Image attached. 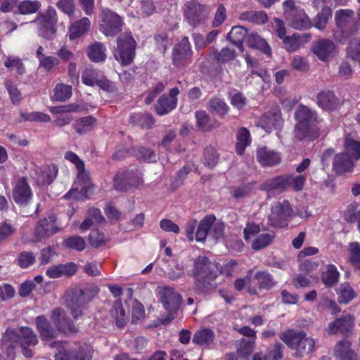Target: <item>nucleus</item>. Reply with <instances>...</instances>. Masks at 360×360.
Wrapping results in <instances>:
<instances>
[{
    "label": "nucleus",
    "mask_w": 360,
    "mask_h": 360,
    "mask_svg": "<svg viewBox=\"0 0 360 360\" xmlns=\"http://www.w3.org/2000/svg\"><path fill=\"white\" fill-rule=\"evenodd\" d=\"M294 137L299 141H314L318 139L323 130V120L316 110L300 104L295 110Z\"/></svg>",
    "instance_id": "f257e3e1"
},
{
    "label": "nucleus",
    "mask_w": 360,
    "mask_h": 360,
    "mask_svg": "<svg viewBox=\"0 0 360 360\" xmlns=\"http://www.w3.org/2000/svg\"><path fill=\"white\" fill-rule=\"evenodd\" d=\"M336 29L334 39L342 44L357 33L360 28V19L356 18L354 11L351 9H340L335 13Z\"/></svg>",
    "instance_id": "f03ea898"
},
{
    "label": "nucleus",
    "mask_w": 360,
    "mask_h": 360,
    "mask_svg": "<svg viewBox=\"0 0 360 360\" xmlns=\"http://www.w3.org/2000/svg\"><path fill=\"white\" fill-rule=\"evenodd\" d=\"M3 341H11L18 343L23 356L26 358L33 356V348L39 342L36 333L28 327H21L18 330L7 329L3 335Z\"/></svg>",
    "instance_id": "7ed1b4c3"
},
{
    "label": "nucleus",
    "mask_w": 360,
    "mask_h": 360,
    "mask_svg": "<svg viewBox=\"0 0 360 360\" xmlns=\"http://www.w3.org/2000/svg\"><path fill=\"white\" fill-rule=\"evenodd\" d=\"M98 291V288L95 287L92 289H74L66 292L64 296L65 303L74 319H77L83 314L86 304L92 300Z\"/></svg>",
    "instance_id": "20e7f679"
},
{
    "label": "nucleus",
    "mask_w": 360,
    "mask_h": 360,
    "mask_svg": "<svg viewBox=\"0 0 360 360\" xmlns=\"http://www.w3.org/2000/svg\"><path fill=\"white\" fill-rule=\"evenodd\" d=\"M280 339L295 351L297 357L311 353L315 347L314 340L307 338L306 333L302 330H288L280 336Z\"/></svg>",
    "instance_id": "39448f33"
},
{
    "label": "nucleus",
    "mask_w": 360,
    "mask_h": 360,
    "mask_svg": "<svg viewBox=\"0 0 360 360\" xmlns=\"http://www.w3.org/2000/svg\"><path fill=\"white\" fill-rule=\"evenodd\" d=\"M117 55L115 59L122 65H131L136 56L137 43L129 30L121 34L116 39Z\"/></svg>",
    "instance_id": "423d86ee"
},
{
    "label": "nucleus",
    "mask_w": 360,
    "mask_h": 360,
    "mask_svg": "<svg viewBox=\"0 0 360 360\" xmlns=\"http://www.w3.org/2000/svg\"><path fill=\"white\" fill-rule=\"evenodd\" d=\"M293 216V209L288 200L275 202L271 207L268 225L277 229L286 228Z\"/></svg>",
    "instance_id": "0eeeda50"
},
{
    "label": "nucleus",
    "mask_w": 360,
    "mask_h": 360,
    "mask_svg": "<svg viewBox=\"0 0 360 360\" xmlns=\"http://www.w3.org/2000/svg\"><path fill=\"white\" fill-rule=\"evenodd\" d=\"M58 17L56 10L49 7L44 12L39 13L32 21L36 25L37 34L39 37L52 40L57 30Z\"/></svg>",
    "instance_id": "6e6552de"
},
{
    "label": "nucleus",
    "mask_w": 360,
    "mask_h": 360,
    "mask_svg": "<svg viewBox=\"0 0 360 360\" xmlns=\"http://www.w3.org/2000/svg\"><path fill=\"white\" fill-rule=\"evenodd\" d=\"M51 347L57 351L56 360H91L94 352L92 347L86 344L81 346L77 352L62 341L53 342Z\"/></svg>",
    "instance_id": "1a4fd4ad"
},
{
    "label": "nucleus",
    "mask_w": 360,
    "mask_h": 360,
    "mask_svg": "<svg viewBox=\"0 0 360 360\" xmlns=\"http://www.w3.org/2000/svg\"><path fill=\"white\" fill-rule=\"evenodd\" d=\"M143 184V174L137 169L118 171L114 176V190L127 192Z\"/></svg>",
    "instance_id": "9d476101"
},
{
    "label": "nucleus",
    "mask_w": 360,
    "mask_h": 360,
    "mask_svg": "<svg viewBox=\"0 0 360 360\" xmlns=\"http://www.w3.org/2000/svg\"><path fill=\"white\" fill-rule=\"evenodd\" d=\"M252 285L248 287L250 295H259L262 290H270L277 285V281L267 270H260L252 274Z\"/></svg>",
    "instance_id": "9b49d317"
},
{
    "label": "nucleus",
    "mask_w": 360,
    "mask_h": 360,
    "mask_svg": "<svg viewBox=\"0 0 360 360\" xmlns=\"http://www.w3.org/2000/svg\"><path fill=\"white\" fill-rule=\"evenodd\" d=\"M192 55L188 38L184 37L172 49V65L178 69L184 68L191 63Z\"/></svg>",
    "instance_id": "f8f14e48"
},
{
    "label": "nucleus",
    "mask_w": 360,
    "mask_h": 360,
    "mask_svg": "<svg viewBox=\"0 0 360 360\" xmlns=\"http://www.w3.org/2000/svg\"><path fill=\"white\" fill-rule=\"evenodd\" d=\"M161 302L169 314L164 320L163 323L170 322L174 319V314H176L182 301L181 295L175 292L172 287L165 286L160 291Z\"/></svg>",
    "instance_id": "ddd939ff"
},
{
    "label": "nucleus",
    "mask_w": 360,
    "mask_h": 360,
    "mask_svg": "<svg viewBox=\"0 0 360 360\" xmlns=\"http://www.w3.org/2000/svg\"><path fill=\"white\" fill-rule=\"evenodd\" d=\"M179 94V88L174 87L169 89L168 95H161L154 106L155 113L159 116H164L174 110L177 106V96Z\"/></svg>",
    "instance_id": "4468645a"
},
{
    "label": "nucleus",
    "mask_w": 360,
    "mask_h": 360,
    "mask_svg": "<svg viewBox=\"0 0 360 360\" xmlns=\"http://www.w3.org/2000/svg\"><path fill=\"white\" fill-rule=\"evenodd\" d=\"M262 127L266 131L281 128L283 124V119L281 109L278 105H274L260 119Z\"/></svg>",
    "instance_id": "2eb2a0df"
},
{
    "label": "nucleus",
    "mask_w": 360,
    "mask_h": 360,
    "mask_svg": "<svg viewBox=\"0 0 360 360\" xmlns=\"http://www.w3.org/2000/svg\"><path fill=\"white\" fill-rule=\"evenodd\" d=\"M205 6L194 1L188 2L184 10V18L190 25H196L204 22Z\"/></svg>",
    "instance_id": "dca6fc26"
},
{
    "label": "nucleus",
    "mask_w": 360,
    "mask_h": 360,
    "mask_svg": "<svg viewBox=\"0 0 360 360\" xmlns=\"http://www.w3.org/2000/svg\"><path fill=\"white\" fill-rule=\"evenodd\" d=\"M354 326V316L346 314L329 323L327 330L329 335H335L338 333H340L344 336H348L352 332Z\"/></svg>",
    "instance_id": "f3484780"
},
{
    "label": "nucleus",
    "mask_w": 360,
    "mask_h": 360,
    "mask_svg": "<svg viewBox=\"0 0 360 360\" xmlns=\"http://www.w3.org/2000/svg\"><path fill=\"white\" fill-rule=\"evenodd\" d=\"M256 158L262 167H271L281 162V155L279 152L271 150L266 146L259 147L256 150Z\"/></svg>",
    "instance_id": "a211bd4d"
},
{
    "label": "nucleus",
    "mask_w": 360,
    "mask_h": 360,
    "mask_svg": "<svg viewBox=\"0 0 360 360\" xmlns=\"http://www.w3.org/2000/svg\"><path fill=\"white\" fill-rule=\"evenodd\" d=\"M52 221L53 219L50 217L49 219H42L37 222L33 235L34 242L42 241L60 231L58 226L51 224Z\"/></svg>",
    "instance_id": "6ab92c4d"
},
{
    "label": "nucleus",
    "mask_w": 360,
    "mask_h": 360,
    "mask_svg": "<svg viewBox=\"0 0 360 360\" xmlns=\"http://www.w3.org/2000/svg\"><path fill=\"white\" fill-rule=\"evenodd\" d=\"M12 196L18 205H27L32 198V192L25 178L18 179L13 187Z\"/></svg>",
    "instance_id": "aec40b11"
},
{
    "label": "nucleus",
    "mask_w": 360,
    "mask_h": 360,
    "mask_svg": "<svg viewBox=\"0 0 360 360\" xmlns=\"http://www.w3.org/2000/svg\"><path fill=\"white\" fill-rule=\"evenodd\" d=\"M51 318L57 327L58 331L65 335L75 333L77 331L75 326L71 322L62 309H55L52 311Z\"/></svg>",
    "instance_id": "412c9836"
},
{
    "label": "nucleus",
    "mask_w": 360,
    "mask_h": 360,
    "mask_svg": "<svg viewBox=\"0 0 360 360\" xmlns=\"http://www.w3.org/2000/svg\"><path fill=\"white\" fill-rule=\"evenodd\" d=\"M288 179L283 174L266 179L262 185L261 190L269 195H278L283 193L288 187Z\"/></svg>",
    "instance_id": "4be33fe9"
},
{
    "label": "nucleus",
    "mask_w": 360,
    "mask_h": 360,
    "mask_svg": "<svg viewBox=\"0 0 360 360\" xmlns=\"http://www.w3.org/2000/svg\"><path fill=\"white\" fill-rule=\"evenodd\" d=\"M312 51L319 60L325 61L335 54L336 47L332 40L321 39L314 43Z\"/></svg>",
    "instance_id": "5701e85b"
},
{
    "label": "nucleus",
    "mask_w": 360,
    "mask_h": 360,
    "mask_svg": "<svg viewBox=\"0 0 360 360\" xmlns=\"http://www.w3.org/2000/svg\"><path fill=\"white\" fill-rule=\"evenodd\" d=\"M354 162L347 152L335 154L333 160V169L338 175L351 172L354 169Z\"/></svg>",
    "instance_id": "b1692460"
},
{
    "label": "nucleus",
    "mask_w": 360,
    "mask_h": 360,
    "mask_svg": "<svg viewBox=\"0 0 360 360\" xmlns=\"http://www.w3.org/2000/svg\"><path fill=\"white\" fill-rule=\"evenodd\" d=\"M36 327L42 341H51L57 338L58 330H55L51 323L44 316H37L35 319Z\"/></svg>",
    "instance_id": "393cba45"
},
{
    "label": "nucleus",
    "mask_w": 360,
    "mask_h": 360,
    "mask_svg": "<svg viewBox=\"0 0 360 360\" xmlns=\"http://www.w3.org/2000/svg\"><path fill=\"white\" fill-rule=\"evenodd\" d=\"M318 106L326 111H334L340 107V100L329 90L322 91L317 95Z\"/></svg>",
    "instance_id": "a878e982"
},
{
    "label": "nucleus",
    "mask_w": 360,
    "mask_h": 360,
    "mask_svg": "<svg viewBox=\"0 0 360 360\" xmlns=\"http://www.w3.org/2000/svg\"><path fill=\"white\" fill-rule=\"evenodd\" d=\"M217 274L195 278L194 288L197 294H210L217 287L215 282Z\"/></svg>",
    "instance_id": "bb28decb"
},
{
    "label": "nucleus",
    "mask_w": 360,
    "mask_h": 360,
    "mask_svg": "<svg viewBox=\"0 0 360 360\" xmlns=\"http://www.w3.org/2000/svg\"><path fill=\"white\" fill-rule=\"evenodd\" d=\"M195 117L196 120V126L202 131L208 132L220 127L221 123L217 120H211L205 110H199L195 111Z\"/></svg>",
    "instance_id": "cd10ccee"
},
{
    "label": "nucleus",
    "mask_w": 360,
    "mask_h": 360,
    "mask_svg": "<svg viewBox=\"0 0 360 360\" xmlns=\"http://www.w3.org/2000/svg\"><path fill=\"white\" fill-rule=\"evenodd\" d=\"M217 274L212 268L210 260L207 257H198L193 264V276L194 278L206 276L208 274Z\"/></svg>",
    "instance_id": "c85d7f7f"
},
{
    "label": "nucleus",
    "mask_w": 360,
    "mask_h": 360,
    "mask_svg": "<svg viewBox=\"0 0 360 360\" xmlns=\"http://www.w3.org/2000/svg\"><path fill=\"white\" fill-rule=\"evenodd\" d=\"M340 274L336 266L333 264H328L325 269L321 274V280L326 288H332L338 284Z\"/></svg>",
    "instance_id": "c756f323"
},
{
    "label": "nucleus",
    "mask_w": 360,
    "mask_h": 360,
    "mask_svg": "<svg viewBox=\"0 0 360 360\" xmlns=\"http://www.w3.org/2000/svg\"><path fill=\"white\" fill-rule=\"evenodd\" d=\"M215 221L216 217L214 214H207L200 221L195 234L196 241L201 243L205 241Z\"/></svg>",
    "instance_id": "7c9ffc66"
},
{
    "label": "nucleus",
    "mask_w": 360,
    "mask_h": 360,
    "mask_svg": "<svg viewBox=\"0 0 360 360\" xmlns=\"http://www.w3.org/2000/svg\"><path fill=\"white\" fill-rule=\"evenodd\" d=\"M129 122L134 126H138L143 129H149L155 124V119L148 112H137L131 114Z\"/></svg>",
    "instance_id": "2f4dec72"
},
{
    "label": "nucleus",
    "mask_w": 360,
    "mask_h": 360,
    "mask_svg": "<svg viewBox=\"0 0 360 360\" xmlns=\"http://www.w3.org/2000/svg\"><path fill=\"white\" fill-rule=\"evenodd\" d=\"M247 45L251 48L260 51L268 57L272 55L271 48L266 41L257 32L250 33L247 36Z\"/></svg>",
    "instance_id": "473e14b6"
},
{
    "label": "nucleus",
    "mask_w": 360,
    "mask_h": 360,
    "mask_svg": "<svg viewBox=\"0 0 360 360\" xmlns=\"http://www.w3.org/2000/svg\"><path fill=\"white\" fill-rule=\"evenodd\" d=\"M287 19L290 21L291 27L295 30H307L312 27V22L302 8L295 11Z\"/></svg>",
    "instance_id": "72a5a7b5"
},
{
    "label": "nucleus",
    "mask_w": 360,
    "mask_h": 360,
    "mask_svg": "<svg viewBox=\"0 0 360 360\" xmlns=\"http://www.w3.org/2000/svg\"><path fill=\"white\" fill-rule=\"evenodd\" d=\"M215 334L208 328H201L195 331L193 336V343L203 348H208L214 342Z\"/></svg>",
    "instance_id": "f704fd0d"
},
{
    "label": "nucleus",
    "mask_w": 360,
    "mask_h": 360,
    "mask_svg": "<svg viewBox=\"0 0 360 360\" xmlns=\"http://www.w3.org/2000/svg\"><path fill=\"white\" fill-rule=\"evenodd\" d=\"M208 110L214 115L222 119L230 111V108L223 98L217 96L211 98L207 103Z\"/></svg>",
    "instance_id": "c9c22d12"
},
{
    "label": "nucleus",
    "mask_w": 360,
    "mask_h": 360,
    "mask_svg": "<svg viewBox=\"0 0 360 360\" xmlns=\"http://www.w3.org/2000/svg\"><path fill=\"white\" fill-rule=\"evenodd\" d=\"M238 18L242 21L256 25H264L269 21V16L264 11H246L242 12Z\"/></svg>",
    "instance_id": "e433bc0d"
},
{
    "label": "nucleus",
    "mask_w": 360,
    "mask_h": 360,
    "mask_svg": "<svg viewBox=\"0 0 360 360\" xmlns=\"http://www.w3.org/2000/svg\"><path fill=\"white\" fill-rule=\"evenodd\" d=\"M248 35V30L244 27L234 26L227 34V39L243 52L244 51L243 41Z\"/></svg>",
    "instance_id": "4c0bfd02"
},
{
    "label": "nucleus",
    "mask_w": 360,
    "mask_h": 360,
    "mask_svg": "<svg viewBox=\"0 0 360 360\" xmlns=\"http://www.w3.org/2000/svg\"><path fill=\"white\" fill-rule=\"evenodd\" d=\"M252 142L250 131L245 127L238 129L236 134V143L235 146L236 153L238 155H243L246 148Z\"/></svg>",
    "instance_id": "58836bf2"
},
{
    "label": "nucleus",
    "mask_w": 360,
    "mask_h": 360,
    "mask_svg": "<svg viewBox=\"0 0 360 360\" xmlns=\"http://www.w3.org/2000/svg\"><path fill=\"white\" fill-rule=\"evenodd\" d=\"M131 154L137 160L147 162H156L157 156L155 150L149 147L142 146H133L131 148Z\"/></svg>",
    "instance_id": "ea45409f"
},
{
    "label": "nucleus",
    "mask_w": 360,
    "mask_h": 360,
    "mask_svg": "<svg viewBox=\"0 0 360 360\" xmlns=\"http://www.w3.org/2000/svg\"><path fill=\"white\" fill-rule=\"evenodd\" d=\"M90 27V20L87 18H82L71 25L69 29V38L70 40L79 38L84 35Z\"/></svg>",
    "instance_id": "a19ab883"
},
{
    "label": "nucleus",
    "mask_w": 360,
    "mask_h": 360,
    "mask_svg": "<svg viewBox=\"0 0 360 360\" xmlns=\"http://www.w3.org/2000/svg\"><path fill=\"white\" fill-rule=\"evenodd\" d=\"M99 18L100 31L105 36H112V12L109 8H103Z\"/></svg>",
    "instance_id": "79ce46f5"
},
{
    "label": "nucleus",
    "mask_w": 360,
    "mask_h": 360,
    "mask_svg": "<svg viewBox=\"0 0 360 360\" xmlns=\"http://www.w3.org/2000/svg\"><path fill=\"white\" fill-rule=\"evenodd\" d=\"M316 15L313 19L312 26L319 30H323L326 28L328 20L332 18V9L330 7L320 8Z\"/></svg>",
    "instance_id": "37998d69"
},
{
    "label": "nucleus",
    "mask_w": 360,
    "mask_h": 360,
    "mask_svg": "<svg viewBox=\"0 0 360 360\" xmlns=\"http://www.w3.org/2000/svg\"><path fill=\"white\" fill-rule=\"evenodd\" d=\"M336 292L340 304H348L356 297V292L347 282L342 283Z\"/></svg>",
    "instance_id": "c03bdc74"
},
{
    "label": "nucleus",
    "mask_w": 360,
    "mask_h": 360,
    "mask_svg": "<svg viewBox=\"0 0 360 360\" xmlns=\"http://www.w3.org/2000/svg\"><path fill=\"white\" fill-rule=\"evenodd\" d=\"M87 56L93 62L99 63L103 61L105 58V49L101 43L95 42L89 46Z\"/></svg>",
    "instance_id": "a18cd8bd"
},
{
    "label": "nucleus",
    "mask_w": 360,
    "mask_h": 360,
    "mask_svg": "<svg viewBox=\"0 0 360 360\" xmlns=\"http://www.w3.org/2000/svg\"><path fill=\"white\" fill-rule=\"evenodd\" d=\"M344 147L346 152L355 160L360 159V141L352 138L351 134H347L345 137Z\"/></svg>",
    "instance_id": "49530a36"
},
{
    "label": "nucleus",
    "mask_w": 360,
    "mask_h": 360,
    "mask_svg": "<svg viewBox=\"0 0 360 360\" xmlns=\"http://www.w3.org/2000/svg\"><path fill=\"white\" fill-rule=\"evenodd\" d=\"M72 96L71 86L64 84H58L53 89L52 99L56 101H65Z\"/></svg>",
    "instance_id": "de8ad7c7"
},
{
    "label": "nucleus",
    "mask_w": 360,
    "mask_h": 360,
    "mask_svg": "<svg viewBox=\"0 0 360 360\" xmlns=\"http://www.w3.org/2000/svg\"><path fill=\"white\" fill-rule=\"evenodd\" d=\"M95 122L96 119L94 117L92 116H87L78 119L73 126L76 132L82 135L91 129Z\"/></svg>",
    "instance_id": "09e8293b"
},
{
    "label": "nucleus",
    "mask_w": 360,
    "mask_h": 360,
    "mask_svg": "<svg viewBox=\"0 0 360 360\" xmlns=\"http://www.w3.org/2000/svg\"><path fill=\"white\" fill-rule=\"evenodd\" d=\"M274 238V233H266L259 234L252 241L251 248L255 251L264 249L272 243Z\"/></svg>",
    "instance_id": "8fccbe9b"
},
{
    "label": "nucleus",
    "mask_w": 360,
    "mask_h": 360,
    "mask_svg": "<svg viewBox=\"0 0 360 360\" xmlns=\"http://www.w3.org/2000/svg\"><path fill=\"white\" fill-rule=\"evenodd\" d=\"M219 154L216 149L212 146L206 147L203 151L202 162L210 169H213L218 162Z\"/></svg>",
    "instance_id": "3c124183"
},
{
    "label": "nucleus",
    "mask_w": 360,
    "mask_h": 360,
    "mask_svg": "<svg viewBox=\"0 0 360 360\" xmlns=\"http://www.w3.org/2000/svg\"><path fill=\"white\" fill-rule=\"evenodd\" d=\"M354 352L352 349V342L348 340L338 341L333 349L334 356L338 360Z\"/></svg>",
    "instance_id": "603ef678"
},
{
    "label": "nucleus",
    "mask_w": 360,
    "mask_h": 360,
    "mask_svg": "<svg viewBox=\"0 0 360 360\" xmlns=\"http://www.w3.org/2000/svg\"><path fill=\"white\" fill-rule=\"evenodd\" d=\"M359 213V205L356 202H353L347 205L346 210L343 212L342 217L345 221L353 224L357 221Z\"/></svg>",
    "instance_id": "864d4df0"
},
{
    "label": "nucleus",
    "mask_w": 360,
    "mask_h": 360,
    "mask_svg": "<svg viewBox=\"0 0 360 360\" xmlns=\"http://www.w3.org/2000/svg\"><path fill=\"white\" fill-rule=\"evenodd\" d=\"M15 342L3 341L1 340V348L0 352V360H13L15 356Z\"/></svg>",
    "instance_id": "5fc2aeb1"
},
{
    "label": "nucleus",
    "mask_w": 360,
    "mask_h": 360,
    "mask_svg": "<svg viewBox=\"0 0 360 360\" xmlns=\"http://www.w3.org/2000/svg\"><path fill=\"white\" fill-rule=\"evenodd\" d=\"M41 7V4L37 1L25 0L19 3L18 9L19 13L28 15L36 13Z\"/></svg>",
    "instance_id": "6e6d98bb"
},
{
    "label": "nucleus",
    "mask_w": 360,
    "mask_h": 360,
    "mask_svg": "<svg viewBox=\"0 0 360 360\" xmlns=\"http://www.w3.org/2000/svg\"><path fill=\"white\" fill-rule=\"evenodd\" d=\"M236 57V52L229 47H224L220 51L214 53V60L219 63H226L233 60Z\"/></svg>",
    "instance_id": "4d7b16f0"
},
{
    "label": "nucleus",
    "mask_w": 360,
    "mask_h": 360,
    "mask_svg": "<svg viewBox=\"0 0 360 360\" xmlns=\"http://www.w3.org/2000/svg\"><path fill=\"white\" fill-rule=\"evenodd\" d=\"M4 65L7 68L15 69L18 75L25 73V68L22 60L18 56H6Z\"/></svg>",
    "instance_id": "13d9d810"
},
{
    "label": "nucleus",
    "mask_w": 360,
    "mask_h": 360,
    "mask_svg": "<svg viewBox=\"0 0 360 360\" xmlns=\"http://www.w3.org/2000/svg\"><path fill=\"white\" fill-rule=\"evenodd\" d=\"M57 169L54 166H46L41 170L37 181L42 184H50L56 176Z\"/></svg>",
    "instance_id": "bf43d9fd"
},
{
    "label": "nucleus",
    "mask_w": 360,
    "mask_h": 360,
    "mask_svg": "<svg viewBox=\"0 0 360 360\" xmlns=\"http://www.w3.org/2000/svg\"><path fill=\"white\" fill-rule=\"evenodd\" d=\"M114 309L117 311V316L115 318V325L118 328H123L129 322V316L125 313V311L120 302H114Z\"/></svg>",
    "instance_id": "052dcab7"
},
{
    "label": "nucleus",
    "mask_w": 360,
    "mask_h": 360,
    "mask_svg": "<svg viewBox=\"0 0 360 360\" xmlns=\"http://www.w3.org/2000/svg\"><path fill=\"white\" fill-rule=\"evenodd\" d=\"M349 262L355 269L360 270V244L358 242L349 244Z\"/></svg>",
    "instance_id": "680f3d73"
},
{
    "label": "nucleus",
    "mask_w": 360,
    "mask_h": 360,
    "mask_svg": "<svg viewBox=\"0 0 360 360\" xmlns=\"http://www.w3.org/2000/svg\"><path fill=\"white\" fill-rule=\"evenodd\" d=\"M288 179V186H291L295 191H300L303 189L307 181L306 174H299L293 176L292 174L286 175Z\"/></svg>",
    "instance_id": "e2e57ef3"
},
{
    "label": "nucleus",
    "mask_w": 360,
    "mask_h": 360,
    "mask_svg": "<svg viewBox=\"0 0 360 360\" xmlns=\"http://www.w3.org/2000/svg\"><path fill=\"white\" fill-rule=\"evenodd\" d=\"M298 33H294L291 36H285L283 39V44L288 52H295L300 46Z\"/></svg>",
    "instance_id": "0e129e2a"
},
{
    "label": "nucleus",
    "mask_w": 360,
    "mask_h": 360,
    "mask_svg": "<svg viewBox=\"0 0 360 360\" xmlns=\"http://www.w3.org/2000/svg\"><path fill=\"white\" fill-rule=\"evenodd\" d=\"M98 72L91 68H86L82 75V82L88 86H93L98 80Z\"/></svg>",
    "instance_id": "69168bd1"
},
{
    "label": "nucleus",
    "mask_w": 360,
    "mask_h": 360,
    "mask_svg": "<svg viewBox=\"0 0 360 360\" xmlns=\"http://www.w3.org/2000/svg\"><path fill=\"white\" fill-rule=\"evenodd\" d=\"M36 261L35 255L30 251H24L19 254L17 258L18 264L22 269L32 265Z\"/></svg>",
    "instance_id": "338daca9"
},
{
    "label": "nucleus",
    "mask_w": 360,
    "mask_h": 360,
    "mask_svg": "<svg viewBox=\"0 0 360 360\" xmlns=\"http://www.w3.org/2000/svg\"><path fill=\"white\" fill-rule=\"evenodd\" d=\"M146 313L143 305L136 300L132 305L131 309V323H137L145 319Z\"/></svg>",
    "instance_id": "774afa93"
}]
</instances>
